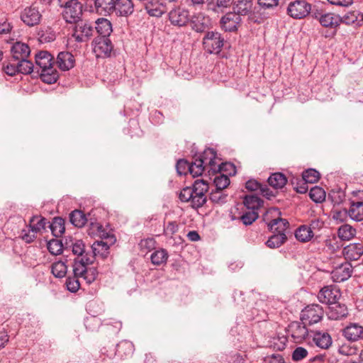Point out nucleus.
<instances>
[{"instance_id":"1","label":"nucleus","mask_w":363,"mask_h":363,"mask_svg":"<svg viewBox=\"0 0 363 363\" xmlns=\"http://www.w3.org/2000/svg\"><path fill=\"white\" fill-rule=\"evenodd\" d=\"M93 263L92 257H85L82 259H74L73 263L74 277H67L66 285L67 290L74 293L80 287L79 279H82L86 284L94 281L97 277L98 272L95 267H88V265Z\"/></svg>"},{"instance_id":"2","label":"nucleus","mask_w":363,"mask_h":363,"mask_svg":"<svg viewBox=\"0 0 363 363\" xmlns=\"http://www.w3.org/2000/svg\"><path fill=\"white\" fill-rule=\"evenodd\" d=\"M54 57L48 51H40L35 55V66L41 80L47 84L57 82L59 74L54 67Z\"/></svg>"},{"instance_id":"3","label":"nucleus","mask_w":363,"mask_h":363,"mask_svg":"<svg viewBox=\"0 0 363 363\" xmlns=\"http://www.w3.org/2000/svg\"><path fill=\"white\" fill-rule=\"evenodd\" d=\"M199 160L203 161L209 175L211 174L220 173L226 170L227 167H233L230 163H219L220 160L217 157L216 152L212 148L206 149L199 157Z\"/></svg>"},{"instance_id":"4","label":"nucleus","mask_w":363,"mask_h":363,"mask_svg":"<svg viewBox=\"0 0 363 363\" xmlns=\"http://www.w3.org/2000/svg\"><path fill=\"white\" fill-rule=\"evenodd\" d=\"M209 188L208 183L204 179H196L193 184L192 191V204L194 208L202 207L207 201L206 195Z\"/></svg>"},{"instance_id":"5","label":"nucleus","mask_w":363,"mask_h":363,"mask_svg":"<svg viewBox=\"0 0 363 363\" xmlns=\"http://www.w3.org/2000/svg\"><path fill=\"white\" fill-rule=\"evenodd\" d=\"M324 315V310L318 304L313 303L306 306L301 313V320L308 325L320 321Z\"/></svg>"},{"instance_id":"6","label":"nucleus","mask_w":363,"mask_h":363,"mask_svg":"<svg viewBox=\"0 0 363 363\" xmlns=\"http://www.w3.org/2000/svg\"><path fill=\"white\" fill-rule=\"evenodd\" d=\"M82 4L77 0H69L65 3L62 16L68 23H74L82 20Z\"/></svg>"},{"instance_id":"7","label":"nucleus","mask_w":363,"mask_h":363,"mask_svg":"<svg viewBox=\"0 0 363 363\" xmlns=\"http://www.w3.org/2000/svg\"><path fill=\"white\" fill-rule=\"evenodd\" d=\"M303 321L291 322L286 328L288 336L291 337L295 343H301L309 336V331Z\"/></svg>"},{"instance_id":"8","label":"nucleus","mask_w":363,"mask_h":363,"mask_svg":"<svg viewBox=\"0 0 363 363\" xmlns=\"http://www.w3.org/2000/svg\"><path fill=\"white\" fill-rule=\"evenodd\" d=\"M311 4L305 0H295L289 4L287 13L294 19H302L309 15Z\"/></svg>"},{"instance_id":"9","label":"nucleus","mask_w":363,"mask_h":363,"mask_svg":"<svg viewBox=\"0 0 363 363\" xmlns=\"http://www.w3.org/2000/svg\"><path fill=\"white\" fill-rule=\"evenodd\" d=\"M223 42L220 33L213 31L208 32L203 39V47L209 53H219L223 46Z\"/></svg>"},{"instance_id":"10","label":"nucleus","mask_w":363,"mask_h":363,"mask_svg":"<svg viewBox=\"0 0 363 363\" xmlns=\"http://www.w3.org/2000/svg\"><path fill=\"white\" fill-rule=\"evenodd\" d=\"M101 240L95 241L91 245L92 253L91 255L95 257H100L101 258H106L109 254V247L113 245L116 241V237L113 234L101 238Z\"/></svg>"},{"instance_id":"11","label":"nucleus","mask_w":363,"mask_h":363,"mask_svg":"<svg viewBox=\"0 0 363 363\" xmlns=\"http://www.w3.org/2000/svg\"><path fill=\"white\" fill-rule=\"evenodd\" d=\"M70 249L73 255L77 256L74 259H82L85 257H92L94 261V255L85 250V245L82 240L73 239L72 238H66L65 242V250Z\"/></svg>"},{"instance_id":"12","label":"nucleus","mask_w":363,"mask_h":363,"mask_svg":"<svg viewBox=\"0 0 363 363\" xmlns=\"http://www.w3.org/2000/svg\"><path fill=\"white\" fill-rule=\"evenodd\" d=\"M72 36L77 42H85L92 35L93 26L88 22L80 20L74 23Z\"/></svg>"},{"instance_id":"13","label":"nucleus","mask_w":363,"mask_h":363,"mask_svg":"<svg viewBox=\"0 0 363 363\" xmlns=\"http://www.w3.org/2000/svg\"><path fill=\"white\" fill-rule=\"evenodd\" d=\"M340 296V291L336 287L327 286L320 290L317 298L320 303L330 306L337 301Z\"/></svg>"},{"instance_id":"14","label":"nucleus","mask_w":363,"mask_h":363,"mask_svg":"<svg viewBox=\"0 0 363 363\" xmlns=\"http://www.w3.org/2000/svg\"><path fill=\"white\" fill-rule=\"evenodd\" d=\"M169 20L175 26H184L189 21V12L184 8L177 7L169 11Z\"/></svg>"},{"instance_id":"15","label":"nucleus","mask_w":363,"mask_h":363,"mask_svg":"<svg viewBox=\"0 0 363 363\" xmlns=\"http://www.w3.org/2000/svg\"><path fill=\"white\" fill-rule=\"evenodd\" d=\"M241 22V17L233 11L228 12L220 21L222 29L228 32L237 30Z\"/></svg>"},{"instance_id":"16","label":"nucleus","mask_w":363,"mask_h":363,"mask_svg":"<svg viewBox=\"0 0 363 363\" xmlns=\"http://www.w3.org/2000/svg\"><path fill=\"white\" fill-rule=\"evenodd\" d=\"M352 273V266L345 262L337 266L331 272V278L335 282H342L348 279Z\"/></svg>"},{"instance_id":"17","label":"nucleus","mask_w":363,"mask_h":363,"mask_svg":"<svg viewBox=\"0 0 363 363\" xmlns=\"http://www.w3.org/2000/svg\"><path fill=\"white\" fill-rule=\"evenodd\" d=\"M113 45L108 38L98 37L95 40L94 51L98 57H108L113 50Z\"/></svg>"},{"instance_id":"18","label":"nucleus","mask_w":363,"mask_h":363,"mask_svg":"<svg viewBox=\"0 0 363 363\" xmlns=\"http://www.w3.org/2000/svg\"><path fill=\"white\" fill-rule=\"evenodd\" d=\"M41 16H42L38 9L30 6L26 8L22 11L21 18L26 25L33 26L40 23Z\"/></svg>"},{"instance_id":"19","label":"nucleus","mask_w":363,"mask_h":363,"mask_svg":"<svg viewBox=\"0 0 363 363\" xmlns=\"http://www.w3.org/2000/svg\"><path fill=\"white\" fill-rule=\"evenodd\" d=\"M56 64L62 71H68L75 65V57L69 52L62 51L58 53Z\"/></svg>"},{"instance_id":"20","label":"nucleus","mask_w":363,"mask_h":363,"mask_svg":"<svg viewBox=\"0 0 363 363\" xmlns=\"http://www.w3.org/2000/svg\"><path fill=\"white\" fill-rule=\"evenodd\" d=\"M114 12L117 16H129L134 11L132 0H115Z\"/></svg>"},{"instance_id":"21","label":"nucleus","mask_w":363,"mask_h":363,"mask_svg":"<svg viewBox=\"0 0 363 363\" xmlns=\"http://www.w3.org/2000/svg\"><path fill=\"white\" fill-rule=\"evenodd\" d=\"M147 13L155 17H160L167 11L165 4L161 0H149L145 5Z\"/></svg>"},{"instance_id":"22","label":"nucleus","mask_w":363,"mask_h":363,"mask_svg":"<svg viewBox=\"0 0 363 363\" xmlns=\"http://www.w3.org/2000/svg\"><path fill=\"white\" fill-rule=\"evenodd\" d=\"M11 58L13 61L27 59L30 53L29 46L21 42L15 43L11 49Z\"/></svg>"},{"instance_id":"23","label":"nucleus","mask_w":363,"mask_h":363,"mask_svg":"<svg viewBox=\"0 0 363 363\" xmlns=\"http://www.w3.org/2000/svg\"><path fill=\"white\" fill-rule=\"evenodd\" d=\"M342 254L346 259L357 260L363 255V245L350 243L343 248Z\"/></svg>"},{"instance_id":"24","label":"nucleus","mask_w":363,"mask_h":363,"mask_svg":"<svg viewBox=\"0 0 363 363\" xmlns=\"http://www.w3.org/2000/svg\"><path fill=\"white\" fill-rule=\"evenodd\" d=\"M315 18L323 27L336 29L339 26V15L335 13L320 14V16L315 15Z\"/></svg>"},{"instance_id":"25","label":"nucleus","mask_w":363,"mask_h":363,"mask_svg":"<svg viewBox=\"0 0 363 363\" xmlns=\"http://www.w3.org/2000/svg\"><path fill=\"white\" fill-rule=\"evenodd\" d=\"M115 0H95L96 12L101 16H108L114 12Z\"/></svg>"},{"instance_id":"26","label":"nucleus","mask_w":363,"mask_h":363,"mask_svg":"<svg viewBox=\"0 0 363 363\" xmlns=\"http://www.w3.org/2000/svg\"><path fill=\"white\" fill-rule=\"evenodd\" d=\"M347 308L345 304L335 301L328 307V316L331 320H340L346 317Z\"/></svg>"},{"instance_id":"27","label":"nucleus","mask_w":363,"mask_h":363,"mask_svg":"<svg viewBox=\"0 0 363 363\" xmlns=\"http://www.w3.org/2000/svg\"><path fill=\"white\" fill-rule=\"evenodd\" d=\"M343 335L350 341H357L363 337V326L357 323H350L343 330Z\"/></svg>"},{"instance_id":"28","label":"nucleus","mask_w":363,"mask_h":363,"mask_svg":"<svg viewBox=\"0 0 363 363\" xmlns=\"http://www.w3.org/2000/svg\"><path fill=\"white\" fill-rule=\"evenodd\" d=\"M313 334V340L317 347L326 350L331 346L333 341L328 333L317 330Z\"/></svg>"},{"instance_id":"29","label":"nucleus","mask_w":363,"mask_h":363,"mask_svg":"<svg viewBox=\"0 0 363 363\" xmlns=\"http://www.w3.org/2000/svg\"><path fill=\"white\" fill-rule=\"evenodd\" d=\"M253 6V2L252 0H236L234 1L233 4V10L234 13H236L241 16H247L252 12Z\"/></svg>"},{"instance_id":"30","label":"nucleus","mask_w":363,"mask_h":363,"mask_svg":"<svg viewBox=\"0 0 363 363\" xmlns=\"http://www.w3.org/2000/svg\"><path fill=\"white\" fill-rule=\"evenodd\" d=\"M99 37L108 38L112 32V26L111 22L106 18H99L96 21L95 27Z\"/></svg>"},{"instance_id":"31","label":"nucleus","mask_w":363,"mask_h":363,"mask_svg":"<svg viewBox=\"0 0 363 363\" xmlns=\"http://www.w3.org/2000/svg\"><path fill=\"white\" fill-rule=\"evenodd\" d=\"M267 224L271 230L278 233H285L286 230L289 225L286 219L279 217L272 220Z\"/></svg>"},{"instance_id":"32","label":"nucleus","mask_w":363,"mask_h":363,"mask_svg":"<svg viewBox=\"0 0 363 363\" xmlns=\"http://www.w3.org/2000/svg\"><path fill=\"white\" fill-rule=\"evenodd\" d=\"M267 182L274 189H282L286 185L287 179L284 174L276 172L271 174Z\"/></svg>"},{"instance_id":"33","label":"nucleus","mask_w":363,"mask_h":363,"mask_svg":"<svg viewBox=\"0 0 363 363\" xmlns=\"http://www.w3.org/2000/svg\"><path fill=\"white\" fill-rule=\"evenodd\" d=\"M49 223L47 219L40 216H33L29 221V228L36 234L45 229L46 225Z\"/></svg>"},{"instance_id":"34","label":"nucleus","mask_w":363,"mask_h":363,"mask_svg":"<svg viewBox=\"0 0 363 363\" xmlns=\"http://www.w3.org/2000/svg\"><path fill=\"white\" fill-rule=\"evenodd\" d=\"M313 236L314 232L306 225H301L295 232L296 238L301 242H308Z\"/></svg>"},{"instance_id":"35","label":"nucleus","mask_w":363,"mask_h":363,"mask_svg":"<svg viewBox=\"0 0 363 363\" xmlns=\"http://www.w3.org/2000/svg\"><path fill=\"white\" fill-rule=\"evenodd\" d=\"M348 216L354 220H363V202L352 203L348 211Z\"/></svg>"},{"instance_id":"36","label":"nucleus","mask_w":363,"mask_h":363,"mask_svg":"<svg viewBox=\"0 0 363 363\" xmlns=\"http://www.w3.org/2000/svg\"><path fill=\"white\" fill-rule=\"evenodd\" d=\"M243 203L249 211H257L262 205V200L255 194L247 195L244 198Z\"/></svg>"},{"instance_id":"37","label":"nucleus","mask_w":363,"mask_h":363,"mask_svg":"<svg viewBox=\"0 0 363 363\" xmlns=\"http://www.w3.org/2000/svg\"><path fill=\"white\" fill-rule=\"evenodd\" d=\"M88 234L90 236H99L100 238L111 235L109 231H106L103 226L96 222H91L88 228Z\"/></svg>"},{"instance_id":"38","label":"nucleus","mask_w":363,"mask_h":363,"mask_svg":"<svg viewBox=\"0 0 363 363\" xmlns=\"http://www.w3.org/2000/svg\"><path fill=\"white\" fill-rule=\"evenodd\" d=\"M52 234L56 237H60L65 230V220L60 217L55 218L49 225Z\"/></svg>"},{"instance_id":"39","label":"nucleus","mask_w":363,"mask_h":363,"mask_svg":"<svg viewBox=\"0 0 363 363\" xmlns=\"http://www.w3.org/2000/svg\"><path fill=\"white\" fill-rule=\"evenodd\" d=\"M169 257L167 251L165 249L160 248L153 252L150 256L151 262L155 265H162L165 264Z\"/></svg>"},{"instance_id":"40","label":"nucleus","mask_w":363,"mask_h":363,"mask_svg":"<svg viewBox=\"0 0 363 363\" xmlns=\"http://www.w3.org/2000/svg\"><path fill=\"white\" fill-rule=\"evenodd\" d=\"M205 170L207 169L203 164V161L199 160L198 157L194 158V160L189 164V172L194 177L201 176Z\"/></svg>"},{"instance_id":"41","label":"nucleus","mask_w":363,"mask_h":363,"mask_svg":"<svg viewBox=\"0 0 363 363\" xmlns=\"http://www.w3.org/2000/svg\"><path fill=\"white\" fill-rule=\"evenodd\" d=\"M70 222L76 227L82 228L87 222L86 215L79 210H75L70 213Z\"/></svg>"},{"instance_id":"42","label":"nucleus","mask_w":363,"mask_h":363,"mask_svg":"<svg viewBox=\"0 0 363 363\" xmlns=\"http://www.w3.org/2000/svg\"><path fill=\"white\" fill-rule=\"evenodd\" d=\"M134 351L133 344L128 340L120 342L116 347V352L121 356H130Z\"/></svg>"},{"instance_id":"43","label":"nucleus","mask_w":363,"mask_h":363,"mask_svg":"<svg viewBox=\"0 0 363 363\" xmlns=\"http://www.w3.org/2000/svg\"><path fill=\"white\" fill-rule=\"evenodd\" d=\"M287 238L285 233H278L272 235L266 242L267 247L270 248H277L283 245Z\"/></svg>"},{"instance_id":"44","label":"nucleus","mask_w":363,"mask_h":363,"mask_svg":"<svg viewBox=\"0 0 363 363\" xmlns=\"http://www.w3.org/2000/svg\"><path fill=\"white\" fill-rule=\"evenodd\" d=\"M356 233V230L351 225L345 224L338 229V237L342 240H350Z\"/></svg>"},{"instance_id":"45","label":"nucleus","mask_w":363,"mask_h":363,"mask_svg":"<svg viewBox=\"0 0 363 363\" xmlns=\"http://www.w3.org/2000/svg\"><path fill=\"white\" fill-rule=\"evenodd\" d=\"M67 267L62 261L54 262L51 265V272L57 278H62L67 274Z\"/></svg>"},{"instance_id":"46","label":"nucleus","mask_w":363,"mask_h":363,"mask_svg":"<svg viewBox=\"0 0 363 363\" xmlns=\"http://www.w3.org/2000/svg\"><path fill=\"white\" fill-rule=\"evenodd\" d=\"M48 250L53 255H61L65 249V244L57 239H52L48 242Z\"/></svg>"},{"instance_id":"47","label":"nucleus","mask_w":363,"mask_h":363,"mask_svg":"<svg viewBox=\"0 0 363 363\" xmlns=\"http://www.w3.org/2000/svg\"><path fill=\"white\" fill-rule=\"evenodd\" d=\"M18 73L28 74L33 72L35 69V66L32 62L27 59L17 60Z\"/></svg>"},{"instance_id":"48","label":"nucleus","mask_w":363,"mask_h":363,"mask_svg":"<svg viewBox=\"0 0 363 363\" xmlns=\"http://www.w3.org/2000/svg\"><path fill=\"white\" fill-rule=\"evenodd\" d=\"M328 198L334 205H339L345 200V194L340 189H333L329 193Z\"/></svg>"},{"instance_id":"49","label":"nucleus","mask_w":363,"mask_h":363,"mask_svg":"<svg viewBox=\"0 0 363 363\" xmlns=\"http://www.w3.org/2000/svg\"><path fill=\"white\" fill-rule=\"evenodd\" d=\"M309 196L313 201L320 203L325 199V192L321 187L315 186L311 189Z\"/></svg>"},{"instance_id":"50","label":"nucleus","mask_w":363,"mask_h":363,"mask_svg":"<svg viewBox=\"0 0 363 363\" xmlns=\"http://www.w3.org/2000/svg\"><path fill=\"white\" fill-rule=\"evenodd\" d=\"M302 178L306 183L313 184L319 180L320 173L314 169H309L303 172Z\"/></svg>"},{"instance_id":"51","label":"nucleus","mask_w":363,"mask_h":363,"mask_svg":"<svg viewBox=\"0 0 363 363\" xmlns=\"http://www.w3.org/2000/svg\"><path fill=\"white\" fill-rule=\"evenodd\" d=\"M287 341V337L285 335L275 336L271 341V347H272L274 350L282 351L286 348Z\"/></svg>"},{"instance_id":"52","label":"nucleus","mask_w":363,"mask_h":363,"mask_svg":"<svg viewBox=\"0 0 363 363\" xmlns=\"http://www.w3.org/2000/svg\"><path fill=\"white\" fill-rule=\"evenodd\" d=\"M213 183L216 189L223 190L229 186L230 179L228 176L220 174L214 178Z\"/></svg>"},{"instance_id":"53","label":"nucleus","mask_w":363,"mask_h":363,"mask_svg":"<svg viewBox=\"0 0 363 363\" xmlns=\"http://www.w3.org/2000/svg\"><path fill=\"white\" fill-rule=\"evenodd\" d=\"M258 218L257 211H247L244 213L239 219L242 222V223L245 225H250L253 222H255Z\"/></svg>"},{"instance_id":"54","label":"nucleus","mask_w":363,"mask_h":363,"mask_svg":"<svg viewBox=\"0 0 363 363\" xmlns=\"http://www.w3.org/2000/svg\"><path fill=\"white\" fill-rule=\"evenodd\" d=\"M227 195L223 192V190L215 189L210 194L209 199L213 203H223L226 201Z\"/></svg>"},{"instance_id":"55","label":"nucleus","mask_w":363,"mask_h":363,"mask_svg":"<svg viewBox=\"0 0 363 363\" xmlns=\"http://www.w3.org/2000/svg\"><path fill=\"white\" fill-rule=\"evenodd\" d=\"M20 237L27 243H30L34 241L36 238V233L33 231L31 228H29V225L26 229H23L21 232Z\"/></svg>"},{"instance_id":"56","label":"nucleus","mask_w":363,"mask_h":363,"mask_svg":"<svg viewBox=\"0 0 363 363\" xmlns=\"http://www.w3.org/2000/svg\"><path fill=\"white\" fill-rule=\"evenodd\" d=\"M4 72L9 76H14L18 73L17 61H13V58L3 67Z\"/></svg>"},{"instance_id":"57","label":"nucleus","mask_w":363,"mask_h":363,"mask_svg":"<svg viewBox=\"0 0 363 363\" xmlns=\"http://www.w3.org/2000/svg\"><path fill=\"white\" fill-rule=\"evenodd\" d=\"M339 26L340 23H344L345 25L350 26L355 23L357 20V16L354 14V12H347L343 16H340L339 15Z\"/></svg>"},{"instance_id":"58","label":"nucleus","mask_w":363,"mask_h":363,"mask_svg":"<svg viewBox=\"0 0 363 363\" xmlns=\"http://www.w3.org/2000/svg\"><path fill=\"white\" fill-rule=\"evenodd\" d=\"M192 187H185L180 191L179 198L182 202H190L192 204Z\"/></svg>"},{"instance_id":"59","label":"nucleus","mask_w":363,"mask_h":363,"mask_svg":"<svg viewBox=\"0 0 363 363\" xmlns=\"http://www.w3.org/2000/svg\"><path fill=\"white\" fill-rule=\"evenodd\" d=\"M332 218L337 221L343 222L348 216V211L345 209L333 208L331 211Z\"/></svg>"},{"instance_id":"60","label":"nucleus","mask_w":363,"mask_h":363,"mask_svg":"<svg viewBox=\"0 0 363 363\" xmlns=\"http://www.w3.org/2000/svg\"><path fill=\"white\" fill-rule=\"evenodd\" d=\"M308 351L303 347H296L292 353V359L296 362L301 361L308 355Z\"/></svg>"},{"instance_id":"61","label":"nucleus","mask_w":363,"mask_h":363,"mask_svg":"<svg viewBox=\"0 0 363 363\" xmlns=\"http://www.w3.org/2000/svg\"><path fill=\"white\" fill-rule=\"evenodd\" d=\"M42 42H52L56 38V33L51 28H47L40 35Z\"/></svg>"},{"instance_id":"62","label":"nucleus","mask_w":363,"mask_h":363,"mask_svg":"<svg viewBox=\"0 0 363 363\" xmlns=\"http://www.w3.org/2000/svg\"><path fill=\"white\" fill-rule=\"evenodd\" d=\"M190 163L184 159L179 160L176 164L177 172L179 175L186 174L189 172Z\"/></svg>"},{"instance_id":"63","label":"nucleus","mask_w":363,"mask_h":363,"mask_svg":"<svg viewBox=\"0 0 363 363\" xmlns=\"http://www.w3.org/2000/svg\"><path fill=\"white\" fill-rule=\"evenodd\" d=\"M263 363H285V361L281 354H273L264 357Z\"/></svg>"},{"instance_id":"64","label":"nucleus","mask_w":363,"mask_h":363,"mask_svg":"<svg viewBox=\"0 0 363 363\" xmlns=\"http://www.w3.org/2000/svg\"><path fill=\"white\" fill-rule=\"evenodd\" d=\"M178 230V225L176 222H169L164 229V233L167 236H172Z\"/></svg>"}]
</instances>
